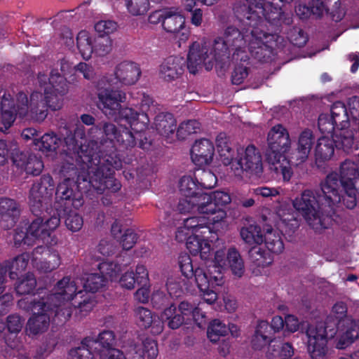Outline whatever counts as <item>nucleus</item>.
I'll return each mask as SVG.
<instances>
[{
    "label": "nucleus",
    "instance_id": "1",
    "mask_svg": "<svg viewBox=\"0 0 359 359\" xmlns=\"http://www.w3.org/2000/svg\"><path fill=\"white\" fill-rule=\"evenodd\" d=\"M67 147L66 151L69 154H77L83 163L82 168L87 170V177L79 175L77 181L88 182L97 194H102L108 189L116 192L121 189L120 183L113 177L114 170L122 167L121 161L116 156L106 155L100 156L94 154L87 144L85 127L79 123L74 133L67 135L64 138Z\"/></svg>",
    "mask_w": 359,
    "mask_h": 359
},
{
    "label": "nucleus",
    "instance_id": "2",
    "mask_svg": "<svg viewBox=\"0 0 359 359\" xmlns=\"http://www.w3.org/2000/svg\"><path fill=\"white\" fill-rule=\"evenodd\" d=\"M341 203L337 173L327 175L320 183V191L305 189L292 201L294 208L316 231H322L332 224L334 208Z\"/></svg>",
    "mask_w": 359,
    "mask_h": 359
},
{
    "label": "nucleus",
    "instance_id": "3",
    "mask_svg": "<svg viewBox=\"0 0 359 359\" xmlns=\"http://www.w3.org/2000/svg\"><path fill=\"white\" fill-rule=\"evenodd\" d=\"M112 81L107 77L100 78L96 83L97 107L108 118L117 121H125L131 130L138 133L147 128L149 119L147 114H140L131 107H123L126 101V93L118 88H111Z\"/></svg>",
    "mask_w": 359,
    "mask_h": 359
},
{
    "label": "nucleus",
    "instance_id": "4",
    "mask_svg": "<svg viewBox=\"0 0 359 359\" xmlns=\"http://www.w3.org/2000/svg\"><path fill=\"white\" fill-rule=\"evenodd\" d=\"M0 120L6 129L12 126L16 116L37 122L43 121L47 116L46 104L41 93L38 91H33L29 98L25 93L20 92L15 100L9 93H5L2 96Z\"/></svg>",
    "mask_w": 359,
    "mask_h": 359
},
{
    "label": "nucleus",
    "instance_id": "5",
    "mask_svg": "<svg viewBox=\"0 0 359 359\" xmlns=\"http://www.w3.org/2000/svg\"><path fill=\"white\" fill-rule=\"evenodd\" d=\"M246 1L248 6L237 4L234 11L240 20L252 29H260L259 27L263 23V18L276 28L290 25L293 22L290 13L283 11L266 0Z\"/></svg>",
    "mask_w": 359,
    "mask_h": 359
},
{
    "label": "nucleus",
    "instance_id": "6",
    "mask_svg": "<svg viewBox=\"0 0 359 359\" xmlns=\"http://www.w3.org/2000/svg\"><path fill=\"white\" fill-rule=\"evenodd\" d=\"M231 52L221 36L215 38L210 45L195 41L189 47L187 69L191 74H196L203 67L207 71L211 70L215 64L223 68L230 62Z\"/></svg>",
    "mask_w": 359,
    "mask_h": 359
},
{
    "label": "nucleus",
    "instance_id": "7",
    "mask_svg": "<svg viewBox=\"0 0 359 359\" xmlns=\"http://www.w3.org/2000/svg\"><path fill=\"white\" fill-rule=\"evenodd\" d=\"M267 142L266 159L271 171L276 175V177H282L283 182H290L293 171L285 156L291 146L287 130L280 124L273 126L268 133Z\"/></svg>",
    "mask_w": 359,
    "mask_h": 359
},
{
    "label": "nucleus",
    "instance_id": "8",
    "mask_svg": "<svg viewBox=\"0 0 359 359\" xmlns=\"http://www.w3.org/2000/svg\"><path fill=\"white\" fill-rule=\"evenodd\" d=\"M53 290V293L41 298L46 299L48 304L55 309V318L60 321H66L73 311L72 300L81 292L79 290L78 280L65 276L56 283Z\"/></svg>",
    "mask_w": 359,
    "mask_h": 359
},
{
    "label": "nucleus",
    "instance_id": "9",
    "mask_svg": "<svg viewBox=\"0 0 359 359\" xmlns=\"http://www.w3.org/2000/svg\"><path fill=\"white\" fill-rule=\"evenodd\" d=\"M18 306L24 311L32 312L25 328L29 336H36L48 330L51 316L53 313H55V309L48 304L46 299L22 298L18 302Z\"/></svg>",
    "mask_w": 359,
    "mask_h": 359
},
{
    "label": "nucleus",
    "instance_id": "10",
    "mask_svg": "<svg viewBox=\"0 0 359 359\" xmlns=\"http://www.w3.org/2000/svg\"><path fill=\"white\" fill-rule=\"evenodd\" d=\"M67 79L57 71L53 70L50 76L39 73L37 77V90L41 93L43 102L48 107L56 111L62 107V96L68 92Z\"/></svg>",
    "mask_w": 359,
    "mask_h": 359
},
{
    "label": "nucleus",
    "instance_id": "11",
    "mask_svg": "<svg viewBox=\"0 0 359 359\" xmlns=\"http://www.w3.org/2000/svg\"><path fill=\"white\" fill-rule=\"evenodd\" d=\"M358 176V168L353 161L346 160L341 164L338 180L339 193L341 197V203L348 209H353L357 205L356 194H359Z\"/></svg>",
    "mask_w": 359,
    "mask_h": 359
},
{
    "label": "nucleus",
    "instance_id": "12",
    "mask_svg": "<svg viewBox=\"0 0 359 359\" xmlns=\"http://www.w3.org/2000/svg\"><path fill=\"white\" fill-rule=\"evenodd\" d=\"M326 330L323 323L309 325L306 334L308 338V352L311 359H328L330 352L327 347V339L335 336V328Z\"/></svg>",
    "mask_w": 359,
    "mask_h": 359
},
{
    "label": "nucleus",
    "instance_id": "13",
    "mask_svg": "<svg viewBox=\"0 0 359 359\" xmlns=\"http://www.w3.org/2000/svg\"><path fill=\"white\" fill-rule=\"evenodd\" d=\"M199 198L200 211L203 215H211L212 223H217L226 217V213L222 207L231 201L228 192L215 191L211 194L202 193Z\"/></svg>",
    "mask_w": 359,
    "mask_h": 359
},
{
    "label": "nucleus",
    "instance_id": "14",
    "mask_svg": "<svg viewBox=\"0 0 359 359\" xmlns=\"http://www.w3.org/2000/svg\"><path fill=\"white\" fill-rule=\"evenodd\" d=\"M235 176L241 177L243 171L259 175L262 172V155L257 148L250 144L247 147L237 150L236 163L231 166Z\"/></svg>",
    "mask_w": 359,
    "mask_h": 359
},
{
    "label": "nucleus",
    "instance_id": "15",
    "mask_svg": "<svg viewBox=\"0 0 359 359\" xmlns=\"http://www.w3.org/2000/svg\"><path fill=\"white\" fill-rule=\"evenodd\" d=\"M248 27L245 32L243 33L236 27L229 26L222 36L232 52V59L236 61H246L249 58L247 44L248 45L250 40V31L252 27Z\"/></svg>",
    "mask_w": 359,
    "mask_h": 359
},
{
    "label": "nucleus",
    "instance_id": "16",
    "mask_svg": "<svg viewBox=\"0 0 359 359\" xmlns=\"http://www.w3.org/2000/svg\"><path fill=\"white\" fill-rule=\"evenodd\" d=\"M55 188L53 180L50 175H44L34 182L29 193V205L31 211L38 215L43 205L50 199Z\"/></svg>",
    "mask_w": 359,
    "mask_h": 359
},
{
    "label": "nucleus",
    "instance_id": "17",
    "mask_svg": "<svg viewBox=\"0 0 359 359\" xmlns=\"http://www.w3.org/2000/svg\"><path fill=\"white\" fill-rule=\"evenodd\" d=\"M262 219L266 222L262 243L269 252L276 255L281 253L284 250L283 241L280 233L272 228V225H278L281 220L280 214L266 210L262 214Z\"/></svg>",
    "mask_w": 359,
    "mask_h": 359
},
{
    "label": "nucleus",
    "instance_id": "18",
    "mask_svg": "<svg viewBox=\"0 0 359 359\" xmlns=\"http://www.w3.org/2000/svg\"><path fill=\"white\" fill-rule=\"evenodd\" d=\"M274 38L262 29H252L248 50L252 57L261 62H267L272 55L273 50L270 41Z\"/></svg>",
    "mask_w": 359,
    "mask_h": 359
},
{
    "label": "nucleus",
    "instance_id": "19",
    "mask_svg": "<svg viewBox=\"0 0 359 359\" xmlns=\"http://www.w3.org/2000/svg\"><path fill=\"white\" fill-rule=\"evenodd\" d=\"M60 224V219L57 215H54L49 219L44 220L41 217L34 219L27 228L28 235L34 245L36 241L48 243L51 233L55 231Z\"/></svg>",
    "mask_w": 359,
    "mask_h": 359
},
{
    "label": "nucleus",
    "instance_id": "20",
    "mask_svg": "<svg viewBox=\"0 0 359 359\" xmlns=\"http://www.w3.org/2000/svg\"><path fill=\"white\" fill-rule=\"evenodd\" d=\"M165 18L163 21V29L174 35L180 47L189 37V31L185 26V18L176 8H168Z\"/></svg>",
    "mask_w": 359,
    "mask_h": 359
},
{
    "label": "nucleus",
    "instance_id": "21",
    "mask_svg": "<svg viewBox=\"0 0 359 359\" xmlns=\"http://www.w3.org/2000/svg\"><path fill=\"white\" fill-rule=\"evenodd\" d=\"M225 269L209 264L207 268L195 269V281L198 288L206 290L207 287L221 286L224 283V271Z\"/></svg>",
    "mask_w": 359,
    "mask_h": 359
},
{
    "label": "nucleus",
    "instance_id": "22",
    "mask_svg": "<svg viewBox=\"0 0 359 359\" xmlns=\"http://www.w3.org/2000/svg\"><path fill=\"white\" fill-rule=\"evenodd\" d=\"M29 259V255L27 253H22L11 260L5 261L0 264V294L5 292L8 271H10V278L15 279L18 273L26 269Z\"/></svg>",
    "mask_w": 359,
    "mask_h": 359
},
{
    "label": "nucleus",
    "instance_id": "23",
    "mask_svg": "<svg viewBox=\"0 0 359 359\" xmlns=\"http://www.w3.org/2000/svg\"><path fill=\"white\" fill-rule=\"evenodd\" d=\"M141 73V69L138 64L133 61L124 60L115 67L114 76L116 80V83L131 86L139 80Z\"/></svg>",
    "mask_w": 359,
    "mask_h": 359
},
{
    "label": "nucleus",
    "instance_id": "24",
    "mask_svg": "<svg viewBox=\"0 0 359 359\" xmlns=\"http://www.w3.org/2000/svg\"><path fill=\"white\" fill-rule=\"evenodd\" d=\"M337 333H338L337 348L343 349L359 338V320H355L352 317L345 318L338 324Z\"/></svg>",
    "mask_w": 359,
    "mask_h": 359
},
{
    "label": "nucleus",
    "instance_id": "25",
    "mask_svg": "<svg viewBox=\"0 0 359 359\" xmlns=\"http://www.w3.org/2000/svg\"><path fill=\"white\" fill-rule=\"evenodd\" d=\"M215 147L208 139L197 140L191 149L192 162L198 166L209 165L213 159Z\"/></svg>",
    "mask_w": 359,
    "mask_h": 359
},
{
    "label": "nucleus",
    "instance_id": "26",
    "mask_svg": "<svg viewBox=\"0 0 359 359\" xmlns=\"http://www.w3.org/2000/svg\"><path fill=\"white\" fill-rule=\"evenodd\" d=\"M116 341V336L113 331L104 330L96 338L86 337L83 340V344L101 355L102 353H108L109 350H118L114 348Z\"/></svg>",
    "mask_w": 359,
    "mask_h": 359
},
{
    "label": "nucleus",
    "instance_id": "27",
    "mask_svg": "<svg viewBox=\"0 0 359 359\" xmlns=\"http://www.w3.org/2000/svg\"><path fill=\"white\" fill-rule=\"evenodd\" d=\"M184 58L179 56H170L159 66V76L166 81H172L180 78L184 73Z\"/></svg>",
    "mask_w": 359,
    "mask_h": 359
},
{
    "label": "nucleus",
    "instance_id": "28",
    "mask_svg": "<svg viewBox=\"0 0 359 359\" xmlns=\"http://www.w3.org/2000/svg\"><path fill=\"white\" fill-rule=\"evenodd\" d=\"M311 7L312 15L316 18H320L325 13H330L334 20L339 21L344 15V12L340 8L339 0H312Z\"/></svg>",
    "mask_w": 359,
    "mask_h": 359
},
{
    "label": "nucleus",
    "instance_id": "29",
    "mask_svg": "<svg viewBox=\"0 0 359 359\" xmlns=\"http://www.w3.org/2000/svg\"><path fill=\"white\" fill-rule=\"evenodd\" d=\"M314 142L315 137L311 130L306 129L300 133L296 151L293 154L292 157L296 161L297 165L306 161Z\"/></svg>",
    "mask_w": 359,
    "mask_h": 359
},
{
    "label": "nucleus",
    "instance_id": "30",
    "mask_svg": "<svg viewBox=\"0 0 359 359\" xmlns=\"http://www.w3.org/2000/svg\"><path fill=\"white\" fill-rule=\"evenodd\" d=\"M135 316L139 326L143 328L151 327L154 334H158L163 330V323L158 318H154L151 311L144 307L135 309Z\"/></svg>",
    "mask_w": 359,
    "mask_h": 359
},
{
    "label": "nucleus",
    "instance_id": "31",
    "mask_svg": "<svg viewBox=\"0 0 359 359\" xmlns=\"http://www.w3.org/2000/svg\"><path fill=\"white\" fill-rule=\"evenodd\" d=\"M273 333L268 322L262 320L256 326L252 336L251 346L254 350L260 351L266 346L273 342Z\"/></svg>",
    "mask_w": 359,
    "mask_h": 359
},
{
    "label": "nucleus",
    "instance_id": "32",
    "mask_svg": "<svg viewBox=\"0 0 359 359\" xmlns=\"http://www.w3.org/2000/svg\"><path fill=\"white\" fill-rule=\"evenodd\" d=\"M20 213V206L15 200L8 198H0V215L2 219L7 222L4 226V228H12L15 225Z\"/></svg>",
    "mask_w": 359,
    "mask_h": 359
},
{
    "label": "nucleus",
    "instance_id": "33",
    "mask_svg": "<svg viewBox=\"0 0 359 359\" xmlns=\"http://www.w3.org/2000/svg\"><path fill=\"white\" fill-rule=\"evenodd\" d=\"M13 159L17 166L25 169L28 174L39 175L43 168L42 161L33 154L21 153L16 157L13 156Z\"/></svg>",
    "mask_w": 359,
    "mask_h": 359
},
{
    "label": "nucleus",
    "instance_id": "34",
    "mask_svg": "<svg viewBox=\"0 0 359 359\" xmlns=\"http://www.w3.org/2000/svg\"><path fill=\"white\" fill-rule=\"evenodd\" d=\"M154 128L161 135L169 139L176 131L177 121L170 113H160L154 118Z\"/></svg>",
    "mask_w": 359,
    "mask_h": 359
},
{
    "label": "nucleus",
    "instance_id": "35",
    "mask_svg": "<svg viewBox=\"0 0 359 359\" xmlns=\"http://www.w3.org/2000/svg\"><path fill=\"white\" fill-rule=\"evenodd\" d=\"M216 146L219 159L224 165H233L236 163L234 159V150L229 137L224 133H220L216 138Z\"/></svg>",
    "mask_w": 359,
    "mask_h": 359
},
{
    "label": "nucleus",
    "instance_id": "36",
    "mask_svg": "<svg viewBox=\"0 0 359 359\" xmlns=\"http://www.w3.org/2000/svg\"><path fill=\"white\" fill-rule=\"evenodd\" d=\"M208 217H191L184 220V224L193 233H198L203 238H208L211 233V228L208 225L211 220L210 215Z\"/></svg>",
    "mask_w": 359,
    "mask_h": 359
},
{
    "label": "nucleus",
    "instance_id": "37",
    "mask_svg": "<svg viewBox=\"0 0 359 359\" xmlns=\"http://www.w3.org/2000/svg\"><path fill=\"white\" fill-rule=\"evenodd\" d=\"M332 138L337 149L346 153L351 152L355 147L353 132L346 128H337Z\"/></svg>",
    "mask_w": 359,
    "mask_h": 359
},
{
    "label": "nucleus",
    "instance_id": "38",
    "mask_svg": "<svg viewBox=\"0 0 359 359\" xmlns=\"http://www.w3.org/2000/svg\"><path fill=\"white\" fill-rule=\"evenodd\" d=\"M350 316L347 315V306L344 302H337L336 303L332 309L331 313L327 318L326 320L323 323L325 327L326 330H329L332 328L331 325H334L335 328V334H337V327L338 324L340 323L342 320L345 319V318H350Z\"/></svg>",
    "mask_w": 359,
    "mask_h": 359
},
{
    "label": "nucleus",
    "instance_id": "39",
    "mask_svg": "<svg viewBox=\"0 0 359 359\" xmlns=\"http://www.w3.org/2000/svg\"><path fill=\"white\" fill-rule=\"evenodd\" d=\"M334 142L332 138L323 136L319 138L315 149V156L317 161H326L330 160L334 154Z\"/></svg>",
    "mask_w": 359,
    "mask_h": 359
},
{
    "label": "nucleus",
    "instance_id": "40",
    "mask_svg": "<svg viewBox=\"0 0 359 359\" xmlns=\"http://www.w3.org/2000/svg\"><path fill=\"white\" fill-rule=\"evenodd\" d=\"M243 241L249 245H260L263 242V235L261 227L257 224H250L243 226L240 230Z\"/></svg>",
    "mask_w": 359,
    "mask_h": 359
},
{
    "label": "nucleus",
    "instance_id": "41",
    "mask_svg": "<svg viewBox=\"0 0 359 359\" xmlns=\"http://www.w3.org/2000/svg\"><path fill=\"white\" fill-rule=\"evenodd\" d=\"M78 50L84 60H89L93 53L94 38L86 30L79 32L76 37Z\"/></svg>",
    "mask_w": 359,
    "mask_h": 359
},
{
    "label": "nucleus",
    "instance_id": "42",
    "mask_svg": "<svg viewBox=\"0 0 359 359\" xmlns=\"http://www.w3.org/2000/svg\"><path fill=\"white\" fill-rule=\"evenodd\" d=\"M61 144V140L53 132L45 133L41 137L35 142V146L44 153L55 151Z\"/></svg>",
    "mask_w": 359,
    "mask_h": 359
},
{
    "label": "nucleus",
    "instance_id": "43",
    "mask_svg": "<svg viewBox=\"0 0 359 359\" xmlns=\"http://www.w3.org/2000/svg\"><path fill=\"white\" fill-rule=\"evenodd\" d=\"M227 266L235 276L241 278L244 273L243 260L239 252L234 248H229L227 252Z\"/></svg>",
    "mask_w": 359,
    "mask_h": 359
},
{
    "label": "nucleus",
    "instance_id": "44",
    "mask_svg": "<svg viewBox=\"0 0 359 359\" xmlns=\"http://www.w3.org/2000/svg\"><path fill=\"white\" fill-rule=\"evenodd\" d=\"M330 117L337 123V128H347L348 125V116L346 108L341 102H334L331 107Z\"/></svg>",
    "mask_w": 359,
    "mask_h": 359
},
{
    "label": "nucleus",
    "instance_id": "45",
    "mask_svg": "<svg viewBox=\"0 0 359 359\" xmlns=\"http://www.w3.org/2000/svg\"><path fill=\"white\" fill-rule=\"evenodd\" d=\"M161 321H167L168 326L172 329L179 328L184 321V317L180 313H176V307L174 304H171L169 307L164 309L162 312Z\"/></svg>",
    "mask_w": 359,
    "mask_h": 359
},
{
    "label": "nucleus",
    "instance_id": "46",
    "mask_svg": "<svg viewBox=\"0 0 359 359\" xmlns=\"http://www.w3.org/2000/svg\"><path fill=\"white\" fill-rule=\"evenodd\" d=\"M249 256L251 262L257 267H266L273 262L271 255L257 246H253L250 250Z\"/></svg>",
    "mask_w": 359,
    "mask_h": 359
},
{
    "label": "nucleus",
    "instance_id": "47",
    "mask_svg": "<svg viewBox=\"0 0 359 359\" xmlns=\"http://www.w3.org/2000/svg\"><path fill=\"white\" fill-rule=\"evenodd\" d=\"M113 41L109 36H99L94 38L93 53L99 57H104L111 53Z\"/></svg>",
    "mask_w": 359,
    "mask_h": 359
},
{
    "label": "nucleus",
    "instance_id": "48",
    "mask_svg": "<svg viewBox=\"0 0 359 359\" xmlns=\"http://www.w3.org/2000/svg\"><path fill=\"white\" fill-rule=\"evenodd\" d=\"M116 142L124 149H132L136 145V138L133 133L128 128L122 125L119 126Z\"/></svg>",
    "mask_w": 359,
    "mask_h": 359
},
{
    "label": "nucleus",
    "instance_id": "49",
    "mask_svg": "<svg viewBox=\"0 0 359 359\" xmlns=\"http://www.w3.org/2000/svg\"><path fill=\"white\" fill-rule=\"evenodd\" d=\"M179 189L181 194L184 197H195L196 195L203 193L198 191L199 189L196 182L189 176H184L181 178Z\"/></svg>",
    "mask_w": 359,
    "mask_h": 359
},
{
    "label": "nucleus",
    "instance_id": "50",
    "mask_svg": "<svg viewBox=\"0 0 359 359\" xmlns=\"http://www.w3.org/2000/svg\"><path fill=\"white\" fill-rule=\"evenodd\" d=\"M187 283L177 274L170 275L166 282L167 290L170 295L178 297L183 293Z\"/></svg>",
    "mask_w": 359,
    "mask_h": 359
},
{
    "label": "nucleus",
    "instance_id": "51",
    "mask_svg": "<svg viewBox=\"0 0 359 359\" xmlns=\"http://www.w3.org/2000/svg\"><path fill=\"white\" fill-rule=\"evenodd\" d=\"M199 196H201V194L196 195L195 197L190 196L181 198L177 205V210L183 214L191 212L203 214L199 210Z\"/></svg>",
    "mask_w": 359,
    "mask_h": 359
},
{
    "label": "nucleus",
    "instance_id": "52",
    "mask_svg": "<svg viewBox=\"0 0 359 359\" xmlns=\"http://www.w3.org/2000/svg\"><path fill=\"white\" fill-rule=\"evenodd\" d=\"M36 286V280L34 275L27 273L23 276L15 286V291L18 294L25 295L32 292Z\"/></svg>",
    "mask_w": 359,
    "mask_h": 359
},
{
    "label": "nucleus",
    "instance_id": "53",
    "mask_svg": "<svg viewBox=\"0 0 359 359\" xmlns=\"http://www.w3.org/2000/svg\"><path fill=\"white\" fill-rule=\"evenodd\" d=\"M121 351L126 359H144V353L142 344L133 341L126 342Z\"/></svg>",
    "mask_w": 359,
    "mask_h": 359
},
{
    "label": "nucleus",
    "instance_id": "54",
    "mask_svg": "<svg viewBox=\"0 0 359 359\" xmlns=\"http://www.w3.org/2000/svg\"><path fill=\"white\" fill-rule=\"evenodd\" d=\"M229 332L227 326L219 320H212L208 328V337L212 342H217L220 337L225 336Z\"/></svg>",
    "mask_w": 359,
    "mask_h": 359
},
{
    "label": "nucleus",
    "instance_id": "55",
    "mask_svg": "<svg viewBox=\"0 0 359 359\" xmlns=\"http://www.w3.org/2000/svg\"><path fill=\"white\" fill-rule=\"evenodd\" d=\"M74 187V180L69 179L63 180V181L60 182L57 185L56 190L57 197L61 200L66 201L74 198L76 196L73 189Z\"/></svg>",
    "mask_w": 359,
    "mask_h": 359
},
{
    "label": "nucleus",
    "instance_id": "56",
    "mask_svg": "<svg viewBox=\"0 0 359 359\" xmlns=\"http://www.w3.org/2000/svg\"><path fill=\"white\" fill-rule=\"evenodd\" d=\"M200 129V123L196 120H188L181 123L176 130L179 140H184L191 134L196 133Z\"/></svg>",
    "mask_w": 359,
    "mask_h": 359
},
{
    "label": "nucleus",
    "instance_id": "57",
    "mask_svg": "<svg viewBox=\"0 0 359 359\" xmlns=\"http://www.w3.org/2000/svg\"><path fill=\"white\" fill-rule=\"evenodd\" d=\"M98 269L101 275L105 278V280L107 278L116 279L122 271L121 266L114 262H102L98 265Z\"/></svg>",
    "mask_w": 359,
    "mask_h": 359
},
{
    "label": "nucleus",
    "instance_id": "58",
    "mask_svg": "<svg viewBox=\"0 0 359 359\" xmlns=\"http://www.w3.org/2000/svg\"><path fill=\"white\" fill-rule=\"evenodd\" d=\"M195 177L201 187L204 189H210L217 184V177L210 170H198L195 173Z\"/></svg>",
    "mask_w": 359,
    "mask_h": 359
},
{
    "label": "nucleus",
    "instance_id": "59",
    "mask_svg": "<svg viewBox=\"0 0 359 359\" xmlns=\"http://www.w3.org/2000/svg\"><path fill=\"white\" fill-rule=\"evenodd\" d=\"M106 280L100 273H90L88 275L83 284L86 290L95 292L105 285Z\"/></svg>",
    "mask_w": 359,
    "mask_h": 359
},
{
    "label": "nucleus",
    "instance_id": "60",
    "mask_svg": "<svg viewBox=\"0 0 359 359\" xmlns=\"http://www.w3.org/2000/svg\"><path fill=\"white\" fill-rule=\"evenodd\" d=\"M126 6L128 11L134 16L145 14L149 6L148 0H126Z\"/></svg>",
    "mask_w": 359,
    "mask_h": 359
},
{
    "label": "nucleus",
    "instance_id": "61",
    "mask_svg": "<svg viewBox=\"0 0 359 359\" xmlns=\"http://www.w3.org/2000/svg\"><path fill=\"white\" fill-rule=\"evenodd\" d=\"M318 128L321 133L324 134V136L334 135L333 132L334 133L337 130V123L334 122L332 117L330 115L326 114H320L318 118Z\"/></svg>",
    "mask_w": 359,
    "mask_h": 359
},
{
    "label": "nucleus",
    "instance_id": "62",
    "mask_svg": "<svg viewBox=\"0 0 359 359\" xmlns=\"http://www.w3.org/2000/svg\"><path fill=\"white\" fill-rule=\"evenodd\" d=\"M179 266L182 273L187 278L195 277V270L192 264V260L187 254L181 255L179 257Z\"/></svg>",
    "mask_w": 359,
    "mask_h": 359
},
{
    "label": "nucleus",
    "instance_id": "63",
    "mask_svg": "<svg viewBox=\"0 0 359 359\" xmlns=\"http://www.w3.org/2000/svg\"><path fill=\"white\" fill-rule=\"evenodd\" d=\"M83 224L82 217L76 212L71 211L65 219V225L72 232L79 231Z\"/></svg>",
    "mask_w": 359,
    "mask_h": 359
},
{
    "label": "nucleus",
    "instance_id": "64",
    "mask_svg": "<svg viewBox=\"0 0 359 359\" xmlns=\"http://www.w3.org/2000/svg\"><path fill=\"white\" fill-rule=\"evenodd\" d=\"M91 349L81 341V346L70 350L69 356V359H95Z\"/></svg>",
    "mask_w": 359,
    "mask_h": 359
}]
</instances>
